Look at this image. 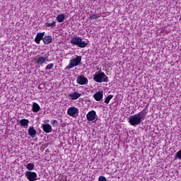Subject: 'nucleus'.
Here are the masks:
<instances>
[{
    "instance_id": "bb28decb",
    "label": "nucleus",
    "mask_w": 181,
    "mask_h": 181,
    "mask_svg": "<svg viewBox=\"0 0 181 181\" xmlns=\"http://www.w3.org/2000/svg\"><path fill=\"white\" fill-rule=\"evenodd\" d=\"M99 181H107V178L104 176H100L98 178Z\"/></svg>"
},
{
    "instance_id": "0eeeda50",
    "label": "nucleus",
    "mask_w": 181,
    "mask_h": 181,
    "mask_svg": "<svg viewBox=\"0 0 181 181\" xmlns=\"http://www.w3.org/2000/svg\"><path fill=\"white\" fill-rule=\"evenodd\" d=\"M25 177L29 181H36L37 180V173L32 171H25Z\"/></svg>"
},
{
    "instance_id": "2eb2a0df",
    "label": "nucleus",
    "mask_w": 181,
    "mask_h": 181,
    "mask_svg": "<svg viewBox=\"0 0 181 181\" xmlns=\"http://www.w3.org/2000/svg\"><path fill=\"white\" fill-rule=\"evenodd\" d=\"M36 129H35V127H30L28 129V135H30V138H35L36 137Z\"/></svg>"
},
{
    "instance_id": "9b49d317",
    "label": "nucleus",
    "mask_w": 181,
    "mask_h": 181,
    "mask_svg": "<svg viewBox=\"0 0 181 181\" xmlns=\"http://www.w3.org/2000/svg\"><path fill=\"white\" fill-rule=\"evenodd\" d=\"M44 36H45V32L37 33L35 38V43H37V45H40V40H43Z\"/></svg>"
},
{
    "instance_id": "20e7f679",
    "label": "nucleus",
    "mask_w": 181,
    "mask_h": 181,
    "mask_svg": "<svg viewBox=\"0 0 181 181\" xmlns=\"http://www.w3.org/2000/svg\"><path fill=\"white\" fill-rule=\"evenodd\" d=\"M71 45H75L76 46H78V47L81 48L86 47L87 45H88V43L86 42V41H83L80 37H73L71 40Z\"/></svg>"
},
{
    "instance_id": "4468645a",
    "label": "nucleus",
    "mask_w": 181,
    "mask_h": 181,
    "mask_svg": "<svg viewBox=\"0 0 181 181\" xmlns=\"http://www.w3.org/2000/svg\"><path fill=\"white\" fill-rule=\"evenodd\" d=\"M69 97L72 100H78V98L81 97V93L78 92H74L69 94Z\"/></svg>"
},
{
    "instance_id": "39448f33",
    "label": "nucleus",
    "mask_w": 181,
    "mask_h": 181,
    "mask_svg": "<svg viewBox=\"0 0 181 181\" xmlns=\"http://www.w3.org/2000/svg\"><path fill=\"white\" fill-rule=\"evenodd\" d=\"M141 122H142V120L141 119V117L138 116V115H132L129 118V123L132 127H136V125H139Z\"/></svg>"
},
{
    "instance_id": "7ed1b4c3",
    "label": "nucleus",
    "mask_w": 181,
    "mask_h": 181,
    "mask_svg": "<svg viewBox=\"0 0 181 181\" xmlns=\"http://www.w3.org/2000/svg\"><path fill=\"white\" fill-rule=\"evenodd\" d=\"M81 64V56H76V58L72 59L69 61V64H68V66H66V69L70 70V69H73V67H76Z\"/></svg>"
},
{
    "instance_id": "f257e3e1",
    "label": "nucleus",
    "mask_w": 181,
    "mask_h": 181,
    "mask_svg": "<svg viewBox=\"0 0 181 181\" xmlns=\"http://www.w3.org/2000/svg\"><path fill=\"white\" fill-rule=\"evenodd\" d=\"M49 60V54L42 52L40 55H37L35 57L34 62L37 66H43L44 63H46Z\"/></svg>"
},
{
    "instance_id": "f03ea898",
    "label": "nucleus",
    "mask_w": 181,
    "mask_h": 181,
    "mask_svg": "<svg viewBox=\"0 0 181 181\" xmlns=\"http://www.w3.org/2000/svg\"><path fill=\"white\" fill-rule=\"evenodd\" d=\"M93 81L96 83H107L108 76L103 71L95 73L93 75Z\"/></svg>"
},
{
    "instance_id": "6ab92c4d",
    "label": "nucleus",
    "mask_w": 181,
    "mask_h": 181,
    "mask_svg": "<svg viewBox=\"0 0 181 181\" xmlns=\"http://www.w3.org/2000/svg\"><path fill=\"white\" fill-rule=\"evenodd\" d=\"M66 16H64V13L62 14H59L56 17V19L57 21V22H59V23H62V22H64V19H65Z\"/></svg>"
},
{
    "instance_id": "cd10ccee",
    "label": "nucleus",
    "mask_w": 181,
    "mask_h": 181,
    "mask_svg": "<svg viewBox=\"0 0 181 181\" xmlns=\"http://www.w3.org/2000/svg\"><path fill=\"white\" fill-rule=\"evenodd\" d=\"M38 88H39L40 90H42V88H45V84H43V83L40 84V85L38 86Z\"/></svg>"
},
{
    "instance_id": "6e6552de",
    "label": "nucleus",
    "mask_w": 181,
    "mask_h": 181,
    "mask_svg": "<svg viewBox=\"0 0 181 181\" xmlns=\"http://www.w3.org/2000/svg\"><path fill=\"white\" fill-rule=\"evenodd\" d=\"M67 114L69 117H76V115H78V108L76 107H69L67 110Z\"/></svg>"
},
{
    "instance_id": "f3484780",
    "label": "nucleus",
    "mask_w": 181,
    "mask_h": 181,
    "mask_svg": "<svg viewBox=\"0 0 181 181\" xmlns=\"http://www.w3.org/2000/svg\"><path fill=\"white\" fill-rule=\"evenodd\" d=\"M52 36H45L42 38V42L45 43V45H50L52 43Z\"/></svg>"
},
{
    "instance_id": "ddd939ff",
    "label": "nucleus",
    "mask_w": 181,
    "mask_h": 181,
    "mask_svg": "<svg viewBox=\"0 0 181 181\" xmlns=\"http://www.w3.org/2000/svg\"><path fill=\"white\" fill-rule=\"evenodd\" d=\"M103 97L104 93H103V91L97 92L93 95V98L95 100V101H101Z\"/></svg>"
},
{
    "instance_id": "a878e982",
    "label": "nucleus",
    "mask_w": 181,
    "mask_h": 181,
    "mask_svg": "<svg viewBox=\"0 0 181 181\" xmlns=\"http://www.w3.org/2000/svg\"><path fill=\"white\" fill-rule=\"evenodd\" d=\"M58 124H59V122L57 120H53L51 122V125H52V127H57Z\"/></svg>"
},
{
    "instance_id": "423d86ee",
    "label": "nucleus",
    "mask_w": 181,
    "mask_h": 181,
    "mask_svg": "<svg viewBox=\"0 0 181 181\" xmlns=\"http://www.w3.org/2000/svg\"><path fill=\"white\" fill-rule=\"evenodd\" d=\"M148 112H149V104H147L146 107L137 114V116H139L142 121H145Z\"/></svg>"
},
{
    "instance_id": "4be33fe9",
    "label": "nucleus",
    "mask_w": 181,
    "mask_h": 181,
    "mask_svg": "<svg viewBox=\"0 0 181 181\" xmlns=\"http://www.w3.org/2000/svg\"><path fill=\"white\" fill-rule=\"evenodd\" d=\"M114 98V95H109L105 100V104H110V101Z\"/></svg>"
},
{
    "instance_id": "dca6fc26",
    "label": "nucleus",
    "mask_w": 181,
    "mask_h": 181,
    "mask_svg": "<svg viewBox=\"0 0 181 181\" xmlns=\"http://www.w3.org/2000/svg\"><path fill=\"white\" fill-rule=\"evenodd\" d=\"M20 124L21 127H23L24 128H28V127H29V119H22L20 120Z\"/></svg>"
},
{
    "instance_id": "9d476101",
    "label": "nucleus",
    "mask_w": 181,
    "mask_h": 181,
    "mask_svg": "<svg viewBox=\"0 0 181 181\" xmlns=\"http://www.w3.org/2000/svg\"><path fill=\"white\" fill-rule=\"evenodd\" d=\"M97 117V113L95 110H90L86 115L87 121H94Z\"/></svg>"
},
{
    "instance_id": "b1692460",
    "label": "nucleus",
    "mask_w": 181,
    "mask_h": 181,
    "mask_svg": "<svg viewBox=\"0 0 181 181\" xmlns=\"http://www.w3.org/2000/svg\"><path fill=\"white\" fill-rule=\"evenodd\" d=\"M98 18H100V16H98L97 14H93L89 16V19L90 21H93V19H98Z\"/></svg>"
},
{
    "instance_id": "c85d7f7f",
    "label": "nucleus",
    "mask_w": 181,
    "mask_h": 181,
    "mask_svg": "<svg viewBox=\"0 0 181 181\" xmlns=\"http://www.w3.org/2000/svg\"><path fill=\"white\" fill-rule=\"evenodd\" d=\"M54 1H57V0H54Z\"/></svg>"
},
{
    "instance_id": "5701e85b",
    "label": "nucleus",
    "mask_w": 181,
    "mask_h": 181,
    "mask_svg": "<svg viewBox=\"0 0 181 181\" xmlns=\"http://www.w3.org/2000/svg\"><path fill=\"white\" fill-rule=\"evenodd\" d=\"M53 67H54V64H49L46 66L45 70H52Z\"/></svg>"
},
{
    "instance_id": "aec40b11",
    "label": "nucleus",
    "mask_w": 181,
    "mask_h": 181,
    "mask_svg": "<svg viewBox=\"0 0 181 181\" xmlns=\"http://www.w3.org/2000/svg\"><path fill=\"white\" fill-rule=\"evenodd\" d=\"M26 169H28L27 172H30V170H33L35 169V164L33 163H29L26 165Z\"/></svg>"
},
{
    "instance_id": "393cba45",
    "label": "nucleus",
    "mask_w": 181,
    "mask_h": 181,
    "mask_svg": "<svg viewBox=\"0 0 181 181\" xmlns=\"http://www.w3.org/2000/svg\"><path fill=\"white\" fill-rule=\"evenodd\" d=\"M175 159H180L181 160V150L178 151L176 153Z\"/></svg>"
},
{
    "instance_id": "f8f14e48",
    "label": "nucleus",
    "mask_w": 181,
    "mask_h": 181,
    "mask_svg": "<svg viewBox=\"0 0 181 181\" xmlns=\"http://www.w3.org/2000/svg\"><path fill=\"white\" fill-rule=\"evenodd\" d=\"M42 130L45 134H50L52 131H53V129H52V126L49 124H45L42 125Z\"/></svg>"
},
{
    "instance_id": "1a4fd4ad",
    "label": "nucleus",
    "mask_w": 181,
    "mask_h": 181,
    "mask_svg": "<svg viewBox=\"0 0 181 181\" xmlns=\"http://www.w3.org/2000/svg\"><path fill=\"white\" fill-rule=\"evenodd\" d=\"M76 83L80 86H84L85 84H88V79L85 76H80L77 77Z\"/></svg>"
},
{
    "instance_id": "412c9836",
    "label": "nucleus",
    "mask_w": 181,
    "mask_h": 181,
    "mask_svg": "<svg viewBox=\"0 0 181 181\" xmlns=\"http://www.w3.org/2000/svg\"><path fill=\"white\" fill-rule=\"evenodd\" d=\"M46 28H54L56 26V21H52V23H45Z\"/></svg>"
},
{
    "instance_id": "a211bd4d",
    "label": "nucleus",
    "mask_w": 181,
    "mask_h": 181,
    "mask_svg": "<svg viewBox=\"0 0 181 181\" xmlns=\"http://www.w3.org/2000/svg\"><path fill=\"white\" fill-rule=\"evenodd\" d=\"M32 110L33 112H39L40 111V106L37 103H33V108Z\"/></svg>"
}]
</instances>
